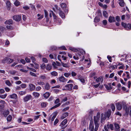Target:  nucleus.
<instances>
[{"mask_svg": "<svg viewBox=\"0 0 131 131\" xmlns=\"http://www.w3.org/2000/svg\"><path fill=\"white\" fill-rule=\"evenodd\" d=\"M100 117V113L99 112L97 113L96 115L94 117V122L95 127L94 129L95 131H97L99 126V121Z\"/></svg>", "mask_w": 131, "mask_h": 131, "instance_id": "nucleus-1", "label": "nucleus"}, {"mask_svg": "<svg viewBox=\"0 0 131 131\" xmlns=\"http://www.w3.org/2000/svg\"><path fill=\"white\" fill-rule=\"evenodd\" d=\"M111 114V110H109L108 111L106 112L105 113V115L104 117H103V114H101V122L103 120H105L106 117L108 118L110 117Z\"/></svg>", "mask_w": 131, "mask_h": 131, "instance_id": "nucleus-2", "label": "nucleus"}, {"mask_svg": "<svg viewBox=\"0 0 131 131\" xmlns=\"http://www.w3.org/2000/svg\"><path fill=\"white\" fill-rule=\"evenodd\" d=\"M13 61V60L10 59L7 57H5L3 59L2 61V63H5L6 62H8V63H10L12 62Z\"/></svg>", "mask_w": 131, "mask_h": 131, "instance_id": "nucleus-3", "label": "nucleus"}, {"mask_svg": "<svg viewBox=\"0 0 131 131\" xmlns=\"http://www.w3.org/2000/svg\"><path fill=\"white\" fill-rule=\"evenodd\" d=\"M32 97V96L30 94L27 95L23 98V100L25 102H26L30 100Z\"/></svg>", "mask_w": 131, "mask_h": 131, "instance_id": "nucleus-4", "label": "nucleus"}, {"mask_svg": "<svg viewBox=\"0 0 131 131\" xmlns=\"http://www.w3.org/2000/svg\"><path fill=\"white\" fill-rule=\"evenodd\" d=\"M21 18V16L18 15H16L13 17V19L17 21H20Z\"/></svg>", "mask_w": 131, "mask_h": 131, "instance_id": "nucleus-5", "label": "nucleus"}, {"mask_svg": "<svg viewBox=\"0 0 131 131\" xmlns=\"http://www.w3.org/2000/svg\"><path fill=\"white\" fill-rule=\"evenodd\" d=\"M73 86V85L72 84L67 85L65 86V87L66 88V89H63V90H68L69 91H71V90Z\"/></svg>", "mask_w": 131, "mask_h": 131, "instance_id": "nucleus-6", "label": "nucleus"}, {"mask_svg": "<svg viewBox=\"0 0 131 131\" xmlns=\"http://www.w3.org/2000/svg\"><path fill=\"white\" fill-rule=\"evenodd\" d=\"M59 81L61 82H65L67 81V80L63 76H61L58 78Z\"/></svg>", "mask_w": 131, "mask_h": 131, "instance_id": "nucleus-7", "label": "nucleus"}, {"mask_svg": "<svg viewBox=\"0 0 131 131\" xmlns=\"http://www.w3.org/2000/svg\"><path fill=\"white\" fill-rule=\"evenodd\" d=\"M116 108L118 110H121L122 107V105L121 102L118 103L116 104Z\"/></svg>", "mask_w": 131, "mask_h": 131, "instance_id": "nucleus-8", "label": "nucleus"}, {"mask_svg": "<svg viewBox=\"0 0 131 131\" xmlns=\"http://www.w3.org/2000/svg\"><path fill=\"white\" fill-rule=\"evenodd\" d=\"M115 129L116 131H120V127L119 124L115 123H114Z\"/></svg>", "mask_w": 131, "mask_h": 131, "instance_id": "nucleus-9", "label": "nucleus"}, {"mask_svg": "<svg viewBox=\"0 0 131 131\" xmlns=\"http://www.w3.org/2000/svg\"><path fill=\"white\" fill-rule=\"evenodd\" d=\"M121 103L122 105H123V107L125 109L126 112H127V107L126 106V103L124 101H122V102H121Z\"/></svg>", "mask_w": 131, "mask_h": 131, "instance_id": "nucleus-10", "label": "nucleus"}, {"mask_svg": "<svg viewBox=\"0 0 131 131\" xmlns=\"http://www.w3.org/2000/svg\"><path fill=\"white\" fill-rule=\"evenodd\" d=\"M29 87L30 90V91H32L34 90L35 88V85L32 84H30L29 85Z\"/></svg>", "mask_w": 131, "mask_h": 131, "instance_id": "nucleus-11", "label": "nucleus"}, {"mask_svg": "<svg viewBox=\"0 0 131 131\" xmlns=\"http://www.w3.org/2000/svg\"><path fill=\"white\" fill-rule=\"evenodd\" d=\"M59 14L60 16L62 18H65V15L63 12L61 11L60 9L58 10Z\"/></svg>", "mask_w": 131, "mask_h": 131, "instance_id": "nucleus-12", "label": "nucleus"}, {"mask_svg": "<svg viewBox=\"0 0 131 131\" xmlns=\"http://www.w3.org/2000/svg\"><path fill=\"white\" fill-rule=\"evenodd\" d=\"M104 86H105V88L107 89V90H110L112 89V87L111 86V84L109 83L108 84V85H107L106 84H104Z\"/></svg>", "mask_w": 131, "mask_h": 131, "instance_id": "nucleus-13", "label": "nucleus"}, {"mask_svg": "<svg viewBox=\"0 0 131 131\" xmlns=\"http://www.w3.org/2000/svg\"><path fill=\"white\" fill-rule=\"evenodd\" d=\"M108 20L109 21L110 23L115 22V18L114 17L111 16L109 17Z\"/></svg>", "mask_w": 131, "mask_h": 131, "instance_id": "nucleus-14", "label": "nucleus"}, {"mask_svg": "<svg viewBox=\"0 0 131 131\" xmlns=\"http://www.w3.org/2000/svg\"><path fill=\"white\" fill-rule=\"evenodd\" d=\"M50 86L48 83H46L44 89L46 90H48L50 88Z\"/></svg>", "mask_w": 131, "mask_h": 131, "instance_id": "nucleus-15", "label": "nucleus"}, {"mask_svg": "<svg viewBox=\"0 0 131 131\" xmlns=\"http://www.w3.org/2000/svg\"><path fill=\"white\" fill-rule=\"evenodd\" d=\"M68 115V112H66L63 113L61 117V119H63L66 117Z\"/></svg>", "mask_w": 131, "mask_h": 131, "instance_id": "nucleus-16", "label": "nucleus"}, {"mask_svg": "<svg viewBox=\"0 0 131 131\" xmlns=\"http://www.w3.org/2000/svg\"><path fill=\"white\" fill-rule=\"evenodd\" d=\"M10 97L12 99H16L17 98V95L15 93H13L12 95H10Z\"/></svg>", "mask_w": 131, "mask_h": 131, "instance_id": "nucleus-17", "label": "nucleus"}, {"mask_svg": "<svg viewBox=\"0 0 131 131\" xmlns=\"http://www.w3.org/2000/svg\"><path fill=\"white\" fill-rule=\"evenodd\" d=\"M7 5V7L8 10H9L10 9L11 5L10 2L9 1H7L6 3Z\"/></svg>", "mask_w": 131, "mask_h": 131, "instance_id": "nucleus-18", "label": "nucleus"}, {"mask_svg": "<svg viewBox=\"0 0 131 131\" xmlns=\"http://www.w3.org/2000/svg\"><path fill=\"white\" fill-rule=\"evenodd\" d=\"M89 129L90 130H92L94 129V126L93 125V122L91 121L90 122V126L89 127Z\"/></svg>", "mask_w": 131, "mask_h": 131, "instance_id": "nucleus-19", "label": "nucleus"}, {"mask_svg": "<svg viewBox=\"0 0 131 131\" xmlns=\"http://www.w3.org/2000/svg\"><path fill=\"white\" fill-rule=\"evenodd\" d=\"M103 81V78L102 77H100L96 79V81L97 82H98L100 81H101V82H102Z\"/></svg>", "mask_w": 131, "mask_h": 131, "instance_id": "nucleus-20", "label": "nucleus"}, {"mask_svg": "<svg viewBox=\"0 0 131 131\" xmlns=\"http://www.w3.org/2000/svg\"><path fill=\"white\" fill-rule=\"evenodd\" d=\"M33 95L34 96L35 98H38L40 96V94L39 93L35 92H34L32 93Z\"/></svg>", "mask_w": 131, "mask_h": 131, "instance_id": "nucleus-21", "label": "nucleus"}, {"mask_svg": "<svg viewBox=\"0 0 131 131\" xmlns=\"http://www.w3.org/2000/svg\"><path fill=\"white\" fill-rule=\"evenodd\" d=\"M50 93L48 92H46L44 93L43 96L44 98L46 99H47L50 96Z\"/></svg>", "mask_w": 131, "mask_h": 131, "instance_id": "nucleus-22", "label": "nucleus"}, {"mask_svg": "<svg viewBox=\"0 0 131 131\" xmlns=\"http://www.w3.org/2000/svg\"><path fill=\"white\" fill-rule=\"evenodd\" d=\"M61 63L62 66L64 67L68 68L70 67L68 63H65L61 62Z\"/></svg>", "mask_w": 131, "mask_h": 131, "instance_id": "nucleus-23", "label": "nucleus"}, {"mask_svg": "<svg viewBox=\"0 0 131 131\" xmlns=\"http://www.w3.org/2000/svg\"><path fill=\"white\" fill-rule=\"evenodd\" d=\"M13 21L12 19H9L8 20H7L5 22V24H12Z\"/></svg>", "mask_w": 131, "mask_h": 131, "instance_id": "nucleus-24", "label": "nucleus"}, {"mask_svg": "<svg viewBox=\"0 0 131 131\" xmlns=\"http://www.w3.org/2000/svg\"><path fill=\"white\" fill-rule=\"evenodd\" d=\"M52 66L51 64H48L47 66L46 69L47 70H50L52 69Z\"/></svg>", "mask_w": 131, "mask_h": 131, "instance_id": "nucleus-25", "label": "nucleus"}, {"mask_svg": "<svg viewBox=\"0 0 131 131\" xmlns=\"http://www.w3.org/2000/svg\"><path fill=\"white\" fill-rule=\"evenodd\" d=\"M67 120L66 119H65L63 121H62L60 124H61L62 126H64L67 122Z\"/></svg>", "mask_w": 131, "mask_h": 131, "instance_id": "nucleus-26", "label": "nucleus"}, {"mask_svg": "<svg viewBox=\"0 0 131 131\" xmlns=\"http://www.w3.org/2000/svg\"><path fill=\"white\" fill-rule=\"evenodd\" d=\"M17 73V71L14 70L9 71L8 73L12 75H15Z\"/></svg>", "mask_w": 131, "mask_h": 131, "instance_id": "nucleus-27", "label": "nucleus"}, {"mask_svg": "<svg viewBox=\"0 0 131 131\" xmlns=\"http://www.w3.org/2000/svg\"><path fill=\"white\" fill-rule=\"evenodd\" d=\"M9 112L7 111H4L3 113V114L5 117H6L7 116V115L9 114Z\"/></svg>", "mask_w": 131, "mask_h": 131, "instance_id": "nucleus-28", "label": "nucleus"}, {"mask_svg": "<svg viewBox=\"0 0 131 131\" xmlns=\"http://www.w3.org/2000/svg\"><path fill=\"white\" fill-rule=\"evenodd\" d=\"M51 75L54 76H58V73L55 71H53L51 73Z\"/></svg>", "mask_w": 131, "mask_h": 131, "instance_id": "nucleus-29", "label": "nucleus"}, {"mask_svg": "<svg viewBox=\"0 0 131 131\" xmlns=\"http://www.w3.org/2000/svg\"><path fill=\"white\" fill-rule=\"evenodd\" d=\"M5 83L8 86H10L12 84L9 80H6L5 81Z\"/></svg>", "mask_w": 131, "mask_h": 131, "instance_id": "nucleus-30", "label": "nucleus"}, {"mask_svg": "<svg viewBox=\"0 0 131 131\" xmlns=\"http://www.w3.org/2000/svg\"><path fill=\"white\" fill-rule=\"evenodd\" d=\"M48 104L47 102H42L41 103V106L42 107H45Z\"/></svg>", "mask_w": 131, "mask_h": 131, "instance_id": "nucleus-31", "label": "nucleus"}, {"mask_svg": "<svg viewBox=\"0 0 131 131\" xmlns=\"http://www.w3.org/2000/svg\"><path fill=\"white\" fill-rule=\"evenodd\" d=\"M103 15L106 18L108 17V14L107 12L106 11H103Z\"/></svg>", "mask_w": 131, "mask_h": 131, "instance_id": "nucleus-32", "label": "nucleus"}, {"mask_svg": "<svg viewBox=\"0 0 131 131\" xmlns=\"http://www.w3.org/2000/svg\"><path fill=\"white\" fill-rule=\"evenodd\" d=\"M14 4L16 6H18L20 4V2L17 0H16L14 3Z\"/></svg>", "mask_w": 131, "mask_h": 131, "instance_id": "nucleus-33", "label": "nucleus"}, {"mask_svg": "<svg viewBox=\"0 0 131 131\" xmlns=\"http://www.w3.org/2000/svg\"><path fill=\"white\" fill-rule=\"evenodd\" d=\"M12 118V117L10 115H9L7 117V121H11Z\"/></svg>", "mask_w": 131, "mask_h": 131, "instance_id": "nucleus-34", "label": "nucleus"}, {"mask_svg": "<svg viewBox=\"0 0 131 131\" xmlns=\"http://www.w3.org/2000/svg\"><path fill=\"white\" fill-rule=\"evenodd\" d=\"M57 113H55L54 115L53 116L51 119V120L53 121L54 120V119L56 118V116L57 115Z\"/></svg>", "mask_w": 131, "mask_h": 131, "instance_id": "nucleus-35", "label": "nucleus"}, {"mask_svg": "<svg viewBox=\"0 0 131 131\" xmlns=\"http://www.w3.org/2000/svg\"><path fill=\"white\" fill-rule=\"evenodd\" d=\"M61 104L60 103H59L58 104H57L56 105L54 106H53L51 108V109H52L55 108H57Z\"/></svg>", "mask_w": 131, "mask_h": 131, "instance_id": "nucleus-36", "label": "nucleus"}, {"mask_svg": "<svg viewBox=\"0 0 131 131\" xmlns=\"http://www.w3.org/2000/svg\"><path fill=\"white\" fill-rule=\"evenodd\" d=\"M19 94L21 95H23L26 93V92L25 91H20L19 92Z\"/></svg>", "mask_w": 131, "mask_h": 131, "instance_id": "nucleus-37", "label": "nucleus"}, {"mask_svg": "<svg viewBox=\"0 0 131 131\" xmlns=\"http://www.w3.org/2000/svg\"><path fill=\"white\" fill-rule=\"evenodd\" d=\"M61 7L62 8L66 7V5L65 3H62L61 4Z\"/></svg>", "mask_w": 131, "mask_h": 131, "instance_id": "nucleus-38", "label": "nucleus"}, {"mask_svg": "<svg viewBox=\"0 0 131 131\" xmlns=\"http://www.w3.org/2000/svg\"><path fill=\"white\" fill-rule=\"evenodd\" d=\"M64 75L66 77L68 78L71 75V73H65Z\"/></svg>", "mask_w": 131, "mask_h": 131, "instance_id": "nucleus-39", "label": "nucleus"}, {"mask_svg": "<svg viewBox=\"0 0 131 131\" xmlns=\"http://www.w3.org/2000/svg\"><path fill=\"white\" fill-rule=\"evenodd\" d=\"M119 4L121 6L123 7L124 6L125 4L124 3V1H123L122 2L121 1L119 3Z\"/></svg>", "mask_w": 131, "mask_h": 131, "instance_id": "nucleus-40", "label": "nucleus"}, {"mask_svg": "<svg viewBox=\"0 0 131 131\" xmlns=\"http://www.w3.org/2000/svg\"><path fill=\"white\" fill-rule=\"evenodd\" d=\"M111 108L113 111H114L115 109V106L113 104H112L111 105Z\"/></svg>", "mask_w": 131, "mask_h": 131, "instance_id": "nucleus-41", "label": "nucleus"}, {"mask_svg": "<svg viewBox=\"0 0 131 131\" xmlns=\"http://www.w3.org/2000/svg\"><path fill=\"white\" fill-rule=\"evenodd\" d=\"M122 26L124 27L126 29H127V24L124 22L122 23Z\"/></svg>", "mask_w": 131, "mask_h": 131, "instance_id": "nucleus-42", "label": "nucleus"}, {"mask_svg": "<svg viewBox=\"0 0 131 131\" xmlns=\"http://www.w3.org/2000/svg\"><path fill=\"white\" fill-rule=\"evenodd\" d=\"M7 95V94L3 95L0 94V97L2 99H4L6 98Z\"/></svg>", "mask_w": 131, "mask_h": 131, "instance_id": "nucleus-43", "label": "nucleus"}, {"mask_svg": "<svg viewBox=\"0 0 131 131\" xmlns=\"http://www.w3.org/2000/svg\"><path fill=\"white\" fill-rule=\"evenodd\" d=\"M100 19H99V18L98 17H96L95 18L94 21L95 22H97L99 21H100Z\"/></svg>", "mask_w": 131, "mask_h": 131, "instance_id": "nucleus-44", "label": "nucleus"}, {"mask_svg": "<svg viewBox=\"0 0 131 131\" xmlns=\"http://www.w3.org/2000/svg\"><path fill=\"white\" fill-rule=\"evenodd\" d=\"M37 83L39 85H43L45 84V83L43 82L40 81L38 82Z\"/></svg>", "mask_w": 131, "mask_h": 131, "instance_id": "nucleus-45", "label": "nucleus"}, {"mask_svg": "<svg viewBox=\"0 0 131 131\" xmlns=\"http://www.w3.org/2000/svg\"><path fill=\"white\" fill-rule=\"evenodd\" d=\"M116 19L118 22L120 20V18L118 16H117L115 18Z\"/></svg>", "mask_w": 131, "mask_h": 131, "instance_id": "nucleus-46", "label": "nucleus"}, {"mask_svg": "<svg viewBox=\"0 0 131 131\" xmlns=\"http://www.w3.org/2000/svg\"><path fill=\"white\" fill-rule=\"evenodd\" d=\"M72 76L74 77L75 76L77 75V73L74 71H72L71 73Z\"/></svg>", "mask_w": 131, "mask_h": 131, "instance_id": "nucleus-47", "label": "nucleus"}, {"mask_svg": "<svg viewBox=\"0 0 131 131\" xmlns=\"http://www.w3.org/2000/svg\"><path fill=\"white\" fill-rule=\"evenodd\" d=\"M21 87L23 88H25L26 87V84H23L20 85Z\"/></svg>", "mask_w": 131, "mask_h": 131, "instance_id": "nucleus-48", "label": "nucleus"}, {"mask_svg": "<svg viewBox=\"0 0 131 131\" xmlns=\"http://www.w3.org/2000/svg\"><path fill=\"white\" fill-rule=\"evenodd\" d=\"M41 69H44L46 67V65L44 63H43L42 64H41L40 66Z\"/></svg>", "mask_w": 131, "mask_h": 131, "instance_id": "nucleus-49", "label": "nucleus"}, {"mask_svg": "<svg viewBox=\"0 0 131 131\" xmlns=\"http://www.w3.org/2000/svg\"><path fill=\"white\" fill-rule=\"evenodd\" d=\"M59 121V120L58 119H56L54 123V125H56L58 122Z\"/></svg>", "mask_w": 131, "mask_h": 131, "instance_id": "nucleus-50", "label": "nucleus"}, {"mask_svg": "<svg viewBox=\"0 0 131 131\" xmlns=\"http://www.w3.org/2000/svg\"><path fill=\"white\" fill-rule=\"evenodd\" d=\"M131 28V25L130 24H128L127 25V29H126L127 30H128L130 29Z\"/></svg>", "mask_w": 131, "mask_h": 131, "instance_id": "nucleus-51", "label": "nucleus"}, {"mask_svg": "<svg viewBox=\"0 0 131 131\" xmlns=\"http://www.w3.org/2000/svg\"><path fill=\"white\" fill-rule=\"evenodd\" d=\"M30 74L31 75L34 77H36V74L31 72H30Z\"/></svg>", "mask_w": 131, "mask_h": 131, "instance_id": "nucleus-52", "label": "nucleus"}, {"mask_svg": "<svg viewBox=\"0 0 131 131\" xmlns=\"http://www.w3.org/2000/svg\"><path fill=\"white\" fill-rule=\"evenodd\" d=\"M9 44L10 42H9V41L7 40L6 41V42H5V45L7 46H8V45H9Z\"/></svg>", "mask_w": 131, "mask_h": 131, "instance_id": "nucleus-53", "label": "nucleus"}, {"mask_svg": "<svg viewBox=\"0 0 131 131\" xmlns=\"http://www.w3.org/2000/svg\"><path fill=\"white\" fill-rule=\"evenodd\" d=\"M4 105H0V111H2L4 108Z\"/></svg>", "mask_w": 131, "mask_h": 131, "instance_id": "nucleus-54", "label": "nucleus"}, {"mask_svg": "<svg viewBox=\"0 0 131 131\" xmlns=\"http://www.w3.org/2000/svg\"><path fill=\"white\" fill-rule=\"evenodd\" d=\"M30 58L31 60L32 61V62L34 63H34L35 61V58L33 57H32Z\"/></svg>", "mask_w": 131, "mask_h": 131, "instance_id": "nucleus-55", "label": "nucleus"}, {"mask_svg": "<svg viewBox=\"0 0 131 131\" xmlns=\"http://www.w3.org/2000/svg\"><path fill=\"white\" fill-rule=\"evenodd\" d=\"M80 81L82 83H84L85 82V80L84 79L82 78H80L79 79Z\"/></svg>", "mask_w": 131, "mask_h": 131, "instance_id": "nucleus-56", "label": "nucleus"}, {"mask_svg": "<svg viewBox=\"0 0 131 131\" xmlns=\"http://www.w3.org/2000/svg\"><path fill=\"white\" fill-rule=\"evenodd\" d=\"M42 60L43 62L45 63H47L48 62L47 59L46 58H42Z\"/></svg>", "mask_w": 131, "mask_h": 131, "instance_id": "nucleus-57", "label": "nucleus"}, {"mask_svg": "<svg viewBox=\"0 0 131 131\" xmlns=\"http://www.w3.org/2000/svg\"><path fill=\"white\" fill-rule=\"evenodd\" d=\"M67 100V97H66L62 100V101H61V102L62 103L63 102L65 101H66Z\"/></svg>", "mask_w": 131, "mask_h": 131, "instance_id": "nucleus-58", "label": "nucleus"}, {"mask_svg": "<svg viewBox=\"0 0 131 131\" xmlns=\"http://www.w3.org/2000/svg\"><path fill=\"white\" fill-rule=\"evenodd\" d=\"M39 78L41 79H46V77L45 75H41L40 76Z\"/></svg>", "mask_w": 131, "mask_h": 131, "instance_id": "nucleus-59", "label": "nucleus"}, {"mask_svg": "<svg viewBox=\"0 0 131 131\" xmlns=\"http://www.w3.org/2000/svg\"><path fill=\"white\" fill-rule=\"evenodd\" d=\"M41 89V88L40 86L37 87L36 89V90L37 91H38L40 90Z\"/></svg>", "mask_w": 131, "mask_h": 131, "instance_id": "nucleus-60", "label": "nucleus"}, {"mask_svg": "<svg viewBox=\"0 0 131 131\" xmlns=\"http://www.w3.org/2000/svg\"><path fill=\"white\" fill-rule=\"evenodd\" d=\"M5 29V28L4 27L1 26L0 27V30L2 31H4Z\"/></svg>", "mask_w": 131, "mask_h": 131, "instance_id": "nucleus-61", "label": "nucleus"}, {"mask_svg": "<svg viewBox=\"0 0 131 131\" xmlns=\"http://www.w3.org/2000/svg\"><path fill=\"white\" fill-rule=\"evenodd\" d=\"M25 59L27 62H29L30 61V59L27 57Z\"/></svg>", "mask_w": 131, "mask_h": 131, "instance_id": "nucleus-62", "label": "nucleus"}, {"mask_svg": "<svg viewBox=\"0 0 131 131\" xmlns=\"http://www.w3.org/2000/svg\"><path fill=\"white\" fill-rule=\"evenodd\" d=\"M6 27L8 29H12V27L11 26L7 25L6 26Z\"/></svg>", "mask_w": 131, "mask_h": 131, "instance_id": "nucleus-63", "label": "nucleus"}, {"mask_svg": "<svg viewBox=\"0 0 131 131\" xmlns=\"http://www.w3.org/2000/svg\"><path fill=\"white\" fill-rule=\"evenodd\" d=\"M103 25H106L107 24V22L106 20H104L103 21Z\"/></svg>", "mask_w": 131, "mask_h": 131, "instance_id": "nucleus-64", "label": "nucleus"}]
</instances>
